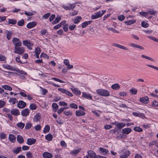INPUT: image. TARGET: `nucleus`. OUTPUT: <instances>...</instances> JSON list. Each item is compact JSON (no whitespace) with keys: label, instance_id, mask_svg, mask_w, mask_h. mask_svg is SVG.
I'll use <instances>...</instances> for the list:
<instances>
[{"label":"nucleus","instance_id":"27","mask_svg":"<svg viewBox=\"0 0 158 158\" xmlns=\"http://www.w3.org/2000/svg\"><path fill=\"white\" fill-rule=\"evenodd\" d=\"M11 113L14 115H18L20 114V112L18 109H13L11 111Z\"/></svg>","mask_w":158,"mask_h":158},{"label":"nucleus","instance_id":"13","mask_svg":"<svg viewBox=\"0 0 158 158\" xmlns=\"http://www.w3.org/2000/svg\"><path fill=\"white\" fill-rule=\"evenodd\" d=\"M132 114L133 115L136 117H141L143 118L145 117V116L143 114L139 112H133Z\"/></svg>","mask_w":158,"mask_h":158},{"label":"nucleus","instance_id":"4","mask_svg":"<svg viewBox=\"0 0 158 158\" xmlns=\"http://www.w3.org/2000/svg\"><path fill=\"white\" fill-rule=\"evenodd\" d=\"M62 7L66 10H70L73 9L75 7V4L69 3L66 5H62Z\"/></svg>","mask_w":158,"mask_h":158},{"label":"nucleus","instance_id":"20","mask_svg":"<svg viewBox=\"0 0 158 158\" xmlns=\"http://www.w3.org/2000/svg\"><path fill=\"white\" fill-rule=\"evenodd\" d=\"M36 25V23L35 22H30L27 24V27L29 29H31L35 27Z\"/></svg>","mask_w":158,"mask_h":158},{"label":"nucleus","instance_id":"28","mask_svg":"<svg viewBox=\"0 0 158 158\" xmlns=\"http://www.w3.org/2000/svg\"><path fill=\"white\" fill-rule=\"evenodd\" d=\"M69 108V107H65L60 108L57 111V113L59 114H61L64 111V110L68 109Z\"/></svg>","mask_w":158,"mask_h":158},{"label":"nucleus","instance_id":"64","mask_svg":"<svg viewBox=\"0 0 158 158\" xmlns=\"http://www.w3.org/2000/svg\"><path fill=\"white\" fill-rule=\"evenodd\" d=\"M6 136V135L3 132L0 134V138L1 139H5Z\"/></svg>","mask_w":158,"mask_h":158},{"label":"nucleus","instance_id":"26","mask_svg":"<svg viewBox=\"0 0 158 158\" xmlns=\"http://www.w3.org/2000/svg\"><path fill=\"white\" fill-rule=\"evenodd\" d=\"M92 21H85L81 24V27L83 28H85L87 25L91 24L92 23Z\"/></svg>","mask_w":158,"mask_h":158},{"label":"nucleus","instance_id":"22","mask_svg":"<svg viewBox=\"0 0 158 158\" xmlns=\"http://www.w3.org/2000/svg\"><path fill=\"white\" fill-rule=\"evenodd\" d=\"M131 131V129L130 128H125L123 129L122 132L124 134L127 135L130 133Z\"/></svg>","mask_w":158,"mask_h":158},{"label":"nucleus","instance_id":"17","mask_svg":"<svg viewBox=\"0 0 158 158\" xmlns=\"http://www.w3.org/2000/svg\"><path fill=\"white\" fill-rule=\"evenodd\" d=\"M88 154L90 158H96L97 155L94 151H89L88 152Z\"/></svg>","mask_w":158,"mask_h":158},{"label":"nucleus","instance_id":"42","mask_svg":"<svg viewBox=\"0 0 158 158\" xmlns=\"http://www.w3.org/2000/svg\"><path fill=\"white\" fill-rule=\"evenodd\" d=\"M17 126L18 128L22 129L24 128L25 124L22 122H19L17 124Z\"/></svg>","mask_w":158,"mask_h":158},{"label":"nucleus","instance_id":"31","mask_svg":"<svg viewBox=\"0 0 158 158\" xmlns=\"http://www.w3.org/2000/svg\"><path fill=\"white\" fill-rule=\"evenodd\" d=\"M52 107L53 110L54 112H56L58 109L59 106L58 105L55 103H53L52 105Z\"/></svg>","mask_w":158,"mask_h":158},{"label":"nucleus","instance_id":"33","mask_svg":"<svg viewBox=\"0 0 158 158\" xmlns=\"http://www.w3.org/2000/svg\"><path fill=\"white\" fill-rule=\"evenodd\" d=\"M82 18L80 16H77L75 17L74 20V23L77 24L79 23L81 20Z\"/></svg>","mask_w":158,"mask_h":158},{"label":"nucleus","instance_id":"60","mask_svg":"<svg viewBox=\"0 0 158 158\" xmlns=\"http://www.w3.org/2000/svg\"><path fill=\"white\" fill-rule=\"evenodd\" d=\"M26 91H24V92H20L19 93V94L22 96L24 98L27 97V94L26 93Z\"/></svg>","mask_w":158,"mask_h":158},{"label":"nucleus","instance_id":"54","mask_svg":"<svg viewBox=\"0 0 158 158\" xmlns=\"http://www.w3.org/2000/svg\"><path fill=\"white\" fill-rule=\"evenodd\" d=\"M92 112L97 117H99L101 113V112L99 111H97L95 110H93L92 111Z\"/></svg>","mask_w":158,"mask_h":158},{"label":"nucleus","instance_id":"18","mask_svg":"<svg viewBox=\"0 0 158 158\" xmlns=\"http://www.w3.org/2000/svg\"><path fill=\"white\" fill-rule=\"evenodd\" d=\"M26 106V103L23 101H19L18 103V106L20 108H23Z\"/></svg>","mask_w":158,"mask_h":158},{"label":"nucleus","instance_id":"39","mask_svg":"<svg viewBox=\"0 0 158 158\" xmlns=\"http://www.w3.org/2000/svg\"><path fill=\"white\" fill-rule=\"evenodd\" d=\"M61 19V17L60 16H57L55 20L52 22V24H56Z\"/></svg>","mask_w":158,"mask_h":158},{"label":"nucleus","instance_id":"5","mask_svg":"<svg viewBox=\"0 0 158 158\" xmlns=\"http://www.w3.org/2000/svg\"><path fill=\"white\" fill-rule=\"evenodd\" d=\"M24 51V49L23 47H15L14 52L17 54H22Z\"/></svg>","mask_w":158,"mask_h":158},{"label":"nucleus","instance_id":"52","mask_svg":"<svg viewBox=\"0 0 158 158\" xmlns=\"http://www.w3.org/2000/svg\"><path fill=\"white\" fill-rule=\"evenodd\" d=\"M134 130L138 132H141L143 131V129L139 127H134Z\"/></svg>","mask_w":158,"mask_h":158},{"label":"nucleus","instance_id":"6","mask_svg":"<svg viewBox=\"0 0 158 158\" xmlns=\"http://www.w3.org/2000/svg\"><path fill=\"white\" fill-rule=\"evenodd\" d=\"M23 45L27 46L30 50H31L32 49V47L33 45V44L30 40H23Z\"/></svg>","mask_w":158,"mask_h":158},{"label":"nucleus","instance_id":"29","mask_svg":"<svg viewBox=\"0 0 158 158\" xmlns=\"http://www.w3.org/2000/svg\"><path fill=\"white\" fill-rule=\"evenodd\" d=\"M17 23V21L15 19H8L7 23L8 24L15 25Z\"/></svg>","mask_w":158,"mask_h":158},{"label":"nucleus","instance_id":"30","mask_svg":"<svg viewBox=\"0 0 158 158\" xmlns=\"http://www.w3.org/2000/svg\"><path fill=\"white\" fill-rule=\"evenodd\" d=\"M99 150L100 151V153L103 155L106 154L108 152L107 150L104 149L102 148H100L99 149Z\"/></svg>","mask_w":158,"mask_h":158},{"label":"nucleus","instance_id":"32","mask_svg":"<svg viewBox=\"0 0 158 158\" xmlns=\"http://www.w3.org/2000/svg\"><path fill=\"white\" fill-rule=\"evenodd\" d=\"M2 88H3L4 89L10 91L12 90V88L11 86L7 85H3L2 86Z\"/></svg>","mask_w":158,"mask_h":158},{"label":"nucleus","instance_id":"57","mask_svg":"<svg viewBox=\"0 0 158 158\" xmlns=\"http://www.w3.org/2000/svg\"><path fill=\"white\" fill-rule=\"evenodd\" d=\"M52 80H53L54 81H58V82H60V83H65V82L62 81V80H61L58 78H55V77H52Z\"/></svg>","mask_w":158,"mask_h":158},{"label":"nucleus","instance_id":"8","mask_svg":"<svg viewBox=\"0 0 158 158\" xmlns=\"http://www.w3.org/2000/svg\"><path fill=\"white\" fill-rule=\"evenodd\" d=\"M130 151L126 150L120 155L119 158H126L130 155Z\"/></svg>","mask_w":158,"mask_h":158},{"label":"nucleus","instance_id":"56","mask_svg":"<svg viewBox=\"0 0 158 158\" xmlns=\"http://www.w3.org/2000/svg\"><path fill=\"white\" fill-rule=\"evenodd\" d=\"M152 106L153 107L158 106V102L156 100H154L152 102Z\"/></svg>","mask_w":158,"mask_h":158},{"label":"nucleus","instance_id":"49","mask_svg":"<svg viewBox=\"0 0 158 158\" xmlns=\"http://www.w3.org/2000/svg\"><path fill=\"white\" fill-rule=\"evenodd\" d=\"M147 37L149 38L150 39L158 43V39L156 38L155 37L151 36V35H148L147 36Z\"/></svg>","mask_w":158,"mask_h":158},{"label":"nucleus","instance_id":"11","mask_svg":"<svg viewBox=\"0 0 158 158\" xmlns=\"http://www.w3.org/2000/svg\"><path fill=\"white\" fill-rule=\"evenodd\" d=\"M139 100L141 102L145 104L148 103L149 101L148 98L147 96L140 98Z\"/></svg>","mask_w":158,"mask_h":158},{"label":"nucleus","instance_id":"61","mask_svg":"<svg viewBox=\"0 0 158 158\" xmlns=\"http://www.w3.org/2000/svg\"><path fill=\"white\" fill-rule=\"evenodd\" d=\"M139 14L145 17H148V13H147L145 12H140Z\"/></svg>","mask_w":158,"mask_h":158},{"label":"nucleus","instance_id":"10","mask_svg":"<svg viewBox=\"0 0 158 158\" xmlns=\"http://www.w3.org/2000/svg\"><path fill=\"white\" fill-rule=\"evenodd\" d=\"M36 142V139L33 138H28L27 139V143L28 145H32L35 144Z\"/></svg>","mask_w":158,"mask_h":158},{"label":"nucleus","instance_id":"7","mask_svg":"<svg viewBox=\"0 0 158 158\" xmlns=\"http://www.w3.org/2000/svg\"><path fill=\"white\" fill-rule=\"evenodd\" d=\"M12 41L13 44L15 45V47H19L21 45V42L18 39L14 37L12 40Z\"/></svg>","mask_w":158,"mask_h":158},{"label":"nucleus","instance_id":"21","mask_svg":"<svg viewBox=\"0 0 158 158\" xmlns=\"http://www.w3.org/2000/svg\"><path fill=\"white\" fill-rule=\"evenodd\" d=\"M136 22V21L135 19H132L131 20H128L127 21H125L124 23L127 25H131L135 23Z\"/></svg>","mask_w":158,"mask_h":158},{"label":"nucleus","instance_id":"25","mask_svg":"<svg viewBox=\"0 0 158 158\" xmlns=\"http://www.w3.org/2000/svg\"><path fill=\"white\" fill-rule=\"evenodd\" d=\"M29 110L28 109H26L23 110L21 114L22 116H25L28 115L29 114Z\"/></svg>","mask_w":158,"mask_h":158},{"label":"nucleus","instance_id":"46","mask_svg":"<svg viewBox=\"0 0 158 158\" xmlns=\"http://www.w3.org/2000/svg\"><path fill=\"white\" fill-rule=\"evenodd\" d=\"M6 58L5 56L0 54V61H6Z\"/></svg>","mask_w":158,"mask_h":158},{"label":"nucleus","instance_id":"40","mask_svg":"<svg viewBox=\"0 0 158 158\" xmlns=\"http://www.w3.org/2000/svg\"><path fill=\"white\" fill-rule=\"evenodd\" d=\"M137 89L135 88H132L129 90L130 93L131 94L134 95H135L137 94Z\"/></svg>","mask_w":158,"mask_h":158},{"label":"nucleus","instance_id":"23","mask_svg":"<svg viewBox=\"0 0 158 158\" xmlns=\"http://www.w3.org/2000/svg\"><path fill=\"white\" fill-rule=\"evenodd\" d=\"M66 23L65 20L62 21L59 24H57L54 27L55 29H57L60 28L62 25H64Z\"/></svg>","mask_w":158,"mask_h":158},{"label":"nucleus","instance_id":"62","mask_svg":"<svg viewBox=\"0 0 158 158\" xmlns=\"http://www.w3.org/2000/svg\"><path fill=\"white\" fill-rule=\"evenodd\" d=\"M40 48L37 47L35 48V54H40Z\"/></svg>","mask_w":158,"mask_h":158},{"label":"nucleus","instance_id":"12","mask_svg":"<svg viewBox=\"0 0 158 158\" xmlns=\"http://www.w3.org/2000/svg\"><path fill=\"white\" fill-rule=\"evenodd\" d=\"M76 115L77 116H83L85 114V111L81 110H77L75 111Z\"/></svg>","mask_w":158,"mask_h":158},{"label":"nucleus","instance_id":"38","mask_svg":"<svg viewBox=\"0 0 158 158\" xmlns=\"http://www.w3.org/2000/svg\"><path fill=\"white\" fill-rule=\"evenodd\" d=\"M21 151V147H19L16 148L15 149L13 150V152L15 154L19 153Z\"/></svg>","mask_w":158,"mask_h":158},{"label":"nucleus","instance_id":"53","mask_svg":"<svg viewBox=\"0 0 158 158\" xmlns=\"http://www.w3.org/2000/svg\"><path fill=\"white\" fill-rule=\"evenodd\" d=\"M64 94L66 95H67L70 97H72L73 96V95L72 93H71L69 91L67 90H66Z\"/></svg>","mask_w":158,"mask_h":158},{"label":"nucleus","instance_id":"1","mask_svg":"<svg viewBox=\"0 0 158 158\" xmlns=\"http://www.w3.org/2000/svg\"><path fill=\"white\" fill-rule=\"evenodd\" d=\"M2 67L10 70L15 71L19 73L24 75H27V73L25 71L20 70L19 69L15 68V67L11 66L7 64H3L2 65Z\"/></svg>","mask_w":158,"mask_h":158},{"label":"nucleus","instance_id":"59","mask_svg":"<svg viewBox=\"0 0 158 158\" xmlns=\"http://www.w3.org/2000/svg\"><path fill=\"white\" fill-rule=\"evenodd\" d=\"M59 104L60 106H66L68 105L67 103L64 101L60 102Z\"/></svg>","mask_w":158,"mask_h":158},{"label":"nucleus","instance_id":"45","mask_svg":"<svg viewBox=\"0 0 158 158\" xmlns=\"http://www.w3.org/2000/svg\"><path fill=\"white\" fill-rule=\"evenodd\" d=\"M40 33L42 35H47L48 34L47 30L46 29H42L40 31Z\"/></svg>","mask_w":158,"mask_h":158},{"label":"nucleus","instance_id":"14","mask_svg":"<svg viewBox=\"0 0 158 158\" xmlns=\"http://www.w3.org/2000/svg\"><path fill=\"white\" fill-rule=\"evenodd\" d=\"M42 156L44 158H52L53 157L52 154L48 152H44L42 154Z\"/></svg>","mask_w":158,"mask_h":158},{"label":"nucleus","instance_id":"41","mask_svg":"<svg viewBox=\"0 0 158 158\" xmlns=\"http://www.w3.org/2000/svg\"><path fill=\"white\" fill-rule=\"evenodd\" d=\"M52 138L53 137L52 135L50 134H49L45 136V138L46 139L49 141H51L52 140Z\"/></svg>","mask_w":158,"mask_h":158},{"label":"nucleus","instance_id":"3","mask_svg":"<svg viewBox=\"0 0 158 158\" xmlns=\"http://www.w3.org/2000/svg\"><path fill=\"white\" fill-rule=\"evenodd\" d=\"M96 92L97 94L102 96L106 97L110 95V93L108 90L102 89H97Z\"/></svg>","mask_w":158,"mask_h":158},{"label":"nucleus","instance_id":"24","mask_svg":"<svg viewBox=\"0 0 158 158\" xmlns=\"http://www.w3.org/2000/svg\"><path fill=\"white\" fill-rule=\"evenodd\" d=\"M9 139L12 143H14L16 141V137L13 134H10L9 135Z\"/></svg>","mask_w":158,"mask_h":158},{"label":"nucleus","instance_id":"36","mask_svg":"<svg viewBox=\"0 0 158 158\" xmlns=\"http://www.w3.org/2000/svg\"><path fill=\"white\" fill-rule=\"evenodd\" d=\"M17 140L19 143H22L24 141L23 139L22 136L20 135L17 136Z\"/></svg>","mask_w":158,"mask_h":158},{"label":"nucleus","instance_id":"51","mask_svg":"<svg viewBox=\"0 0 158 158\" xmlns=\"http://www.w3.org/2000/svg\"><path fill=\"white\" fill-rule=\"evenodd\" d=\"M40 57L41 58L43 57L47 59L49 58V56L47 54L43 52L41 53L40 55Z\"/></svg>","mask_w":158,"mask_h":158},{"label":"nucleus","instance_id":"35","mask_svg":"<svg viewBox=\"0 0 158 158\" xmlns=\"http://www.w3.org/2000/svg\"><path fill=\"white\" fill-rule=\"evenodd\" d=\"M50 130V126L48 125H46L44 128L43 130V132L46 134L47 133L49 132Z\"/></svg>","mask_w":158,"mask_h":158},{"label":"nucleus","instance_id":"37","mask_svg":"<svg viewBox=\"0 0 158 158\" xmlns=\"http://www.w3.org/2000/svg\"><path fill=\"white\" fill-rule=\"evenodd\" d=\"M111 88L114 89H118L120 88V86L118 84L115 83L112 85Z\"/></svg>","mask_w":158,"mask_h":158},{"label":"nucleus","instance_id":"58","mask_svg":"<svg viewBox=\"0 0 158 158\" xmlns=\"http://www.w3.org/2000/svg\"><path fill=\"white\" fill-rule=\"evenodd\" d=\"M125 19V17L123 15H120L118 16V19L121 21H123Z\"/></svg>","mask_w":158,"mask_h":158},{"label":"nucleus","instance_id":"43","mask_svg":"<svg viewBox=\"0 0 158 158\" xmlns=\"http://www.w3.org/2000/svg\"><path fill=\"white\" fill-rule=\"evenodd\" d=\"M126 124L124 123H118L116 126L119 129H121L125 126Z\"/></svg>","mask_w":158,"mask_h":158},{"label":"nucleus","instance_id":"44","mask_svg":"<svg viewBox=\"0 0 158 158\" xmlns=\"http://www.w3.org/2000/svg\"><path fill=\"white\" fill-rule=\"evenodd\" d=\"M142 26L144 28H147L149 27V25L146 21H142L141 23Z\"/></svg>","mask_w":158,"mask_h":158},{"label":"nucleus","instance_id":"2","mask_svg":"<svg viewBox=\"0 0 158 158\" xmlns=\"http://www.w3.org/2000/svg\"><path fill=\"white\" fill-rule=\"evenodd\" d=\"M106 12L105 10H102L97 11L92 15L91 16V19H95L101 17Z\"/></svg>","mask_w":158,"mask_h":158},{"label":"nucleus","instance_id":"34","mask_svg":"<svg viewBox=\"0 0 158 158\" xmlns=\"http://www.w3.org/2000/svg\"><path fill=\"white\" fill-rule=\"evenodd\" d=\"M81 149H77L73 150L71 151L70 153L73 155H77L80 152Z\"/></svg>","mask_w":158,"mask_h":158},{"label":"nucleus","instance_id":"55","mask_svg":"<svg viewBox=\"0 0 158 158\" xmlns=\"http://www.w3.org/2000/svg\"><path fill=\"white\" fill-rule=\"evenodd\" d=\"M24 23V21L23 19H22L21 20L19 21L17 23V24L18 25L22 26H23Z\"/></svg>","mask_w":158,"mask_h":158},{"label":"nucleus","instance_id":"9","mask_svg":"<svg viewBox=\"0 0 158 158\" xmlns=\"http://www.w3.org/2000/svg\"><path fill=\"white\" fill-rule=\"evenodd\" d=\"M63 114L68 118L72 117L73 115L72 111L70 110H66L63 113Z\"/></svg>","mask_w":158,"mask_h":158},{"label":"nucleus","instance_id":"15","mask_svg":"<svg viewBox=\"0 0 158 158\" xmlns=\"http://www.w3.org/2000/svg\"><path fill=\"white\" fill-rule=\"evenodd\" d=\"M82 97L88 99H92V97L90 94L86 92H83L82 93Z\"/></svg>","mask_w":158,"mask_h":158},{"label":"nucleus","instance_id":"63","mask_svg":"<svg viewBox=\"0 0 158 158\" xmlns=\"http://www.w3.org/2000/svg\"><path fill=\"white\" fill-rule=\"evenodd\" d=\"M6 104V102L2 100H0V108H2Z\"/></svg>","mask_w":158,"mask_h":158},{"label":"nucleus","instance_id":"19","mask_svg":"<svg viewBox=\"0 0 158 158\" xmlns=\"http://www.w3.org/2000/svg\"><path fill=\"white\" fill-rule=\"evenodd\" d=\"M9 99V102L11 104H15L18 102V100L15 98L10 97Z\"/></svg>","mask_w":158,"mask_h":158},{"label":"nucleus","instance_id":"47","mask_svg":"<svg viewBox=\"0 0 158 158\" xmlns=\"http://www.w3.org/2000/svg\"><path fill=\"white\" fill-rule=\"evenodd\" d=\"M69 106L70 108L72 109H77L78 108L77 105L74 103H71L69 105Z\"/></svg>","mask_w":158,"mask_h":158},{"label":"nucleus","instance_id":"16","mask_svg":"<svg viewBox=\"0 0 158 158\" xmlns=\"http://www.w3.org/2000/svg\"><path fill=\"white\" fill-rule=\"evenodd\" d=\"M113 45L114 47H117L118 48H120L121 49H123L125 50H128V48H127L117 43L114 44Z\"/></svg>","mask_w":158,"mask_h":158},{"label":"nucleus","instance_id":"48","mask_svg":"<svg viewBox=\"0 0 158 158\" xmlns=\"http://www.w3.org/2000/svg\"><path fill=\"white\" fill-rule=\"evenodd\" d=\"M29 108L31 110H35L37 107L35 104L31 103L30 105Z\"/></svg>","mask_w":158,"mask_h":158},{"label":"nucleus","instance_id":"50","mask_svg":"<svg viewBox=\"0 0 158 158\" xmlns=\"http://www.w3.org/2000/svg\"><path fill=\"white\" fill-rule=\"evenodd\" d=\"M32 126V124L30 122H28L26 123L25 128L26 129H30Z\"/></svg>","mask_w":158,"mask_h":158}]
</instances>
